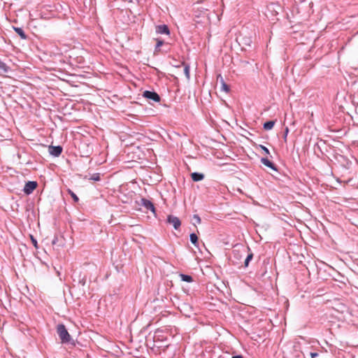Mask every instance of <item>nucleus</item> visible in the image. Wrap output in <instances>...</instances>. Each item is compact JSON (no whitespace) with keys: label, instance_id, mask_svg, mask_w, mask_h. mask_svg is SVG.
I'll list each match as a JSON object with an SVG mask.
<instances>
[{"label":"nucleus","instance_id":"nucleus-1","mask_svg":"<svg viewBox=\"0 0 358 358\" xmlns=\"http://www.w3.org/2000/svg\"><path fill=\"white\" fill-rule=\"evenodd\" d=\"M57 333L62 343H69L71 341V336L69 334L64 324H59L57 326Z\"/></svg>","mask_w":358,"mask_h":358},{"label":"nucleus","instance_id":"nucleus-2","mask_svg":"<svg viewBox=\"0 0 358 358\" xmlns=\"http://www.w3.org/2000/svg\"><path fill=\"white\" fill-rule=\"evenodd\" d=\"M73 282H77L78 285L85 287L87 281V275L82 272H74Z\"/></svg>","mask_w":358,"mask_h":358},{"label":"nucleus","instance_id":"nucleus-3","mask_svg":"<svg viewBox=\"0 0 358 358\" xmlns=\"http://www.w3.org/2000/svg\"><path fill=\"white\" fill-rule=\"evenodd\" d=\"M143 97L154 101L155 102H159L160 101L159 95L154 92L145 90L143 94Z\"/></svg>","mask_w":358,"mask_h":358},{"label":"nucleus","instance_id":"nucleus-4","mask_svg":"<svg viewBox=\"0 0 358 358\" xmlns=\"http://www.w3.org/2000/svg\"><path fill=\"white\" fill-rule=\"evenodd\" d=\"M37 185L38 184L36 181H28L25 183L23 191L26 194L29 195L34 192Z\"/></svg>","mask_w":358,"mask_h":358},{"label":"nucleus","instance_id":"nucleus-5","mask_svg":"<svg viewBox=\"0 0 358 358\" xmlns=\"http://www.w3.org/2000/svg\"><path fill=\"white\" fill-rule=\"evenodd\" d=\"M140 205L143 206L147 210H150L152 213H155L154 204L150 200L145 198H142L141 199Z\"/></svg>","mask_w":358,"mask_h":358},{"label":"nucleus","instance_id":"nucleus-6","mask_svg":"<svg viewBox=\"0 0 358 358\" xmlns=\"http://www.w3.org/2000/svg\"><path fill=\"white\" fill-rule=\"evenodd\" d=\"M167 222L172 224L174 227L175 229H178L179 227H180L181 225V222L180 220V219L178 217H176L174 215H169L168 217H167Z\"/></svg>","mask_w":358,"mask_h":358},{"label":"nucleus","instance_id":"nucleus-7","mask_svg":"<svg viewBox=\"0 0 358 358\" xmlns=\"http://www.w3.org/2000/svg\"><path fill=\"white\" fill-rule=\"evenodd\" d=\"M62 150H63V148L60 145H57V146L50 145L48 148L49 153L54 157L59 156L61 155Z\"/></svg>","mask_w":358,"mask_h":358},{"label":"nucleus","instance_id":"nucleus-8","mask_svg":"<svg viewBox=\"0 0 358 358\" xmlns=\"http://www.w3.org/2000/svg\"><path fill=\"white\" fill-rule=\"evenodd\" d=\"M156 32L160 34H166L169 35L170 34L169 29L166 24H161L156 27Z\"/></svg>","mask_w":358,"mask_h":358},{"label":"nucleus","instance_id":"nucleus-9","mask_svg":"<svg viewBox=\"0 0 358 358\" xmlns=\"http://www.w3.org/2000/svg\"><path fill=\"white\" fill-rule=\"evenodd\" d=\"M260 161L266 166L271 168L274 171H277V168L275 164L272 163L267 157H262Z\"/></svg>","mask_w":358,"mask_h":358},{"label":"nucleus","instance_id":"nucleus-10","mask_svg":"<svg viewBox=\"0 0 358 358\" xmlns=\"http://www.w3.org/2000/svg\"><path fill=\"white\" fill-rule=\"evenodd\" d=\"M191 178L193 181L198 182L202 180L204 178V175L201 173L194 172L191 174Z\"/></svg>","mask_w":358,"mask_h":358},{"label":"nucleus","instance_id":"nucleus-11","mask_svg":"<svg viewBox=\"0 0 358 358\" xmlns=\"http://www.w3.org/2000/svg\"><path fill=\"white\" fill-rule=\"evenodd\" d=\"M275 123V120H270V121H267L266 122L264 125H263V128L265 129V130H271L273 129L274 124Z\"/></svg>","mask_w":358,"mask_h":358},{"label":"nucleus","instance_id":"nucleus-12","mask_svg":"<svg viewBox=\"0 0 358 358\" xmlns=\"http://www.w3.org/2000/svg\"><path fill=\"white\" fill-rule=\"evenodd\" d=\"M15 31L21 37L22 39H27V36L25 34L24 30L20 27H14Z\"/></svg>","mask_w":358,"mask_h":358},{"label":"nucleus","instance_id":"nucleus-13","mask_svg":"<svg viewBox=\"0 0 358 358\" xmlns=\"http://www.w3.org/2000/svg\"><path fill=\"white\" fill-rule=\"evenodd\" d=\"M157 44L155 48V54H158L160 51V47L164 43V41L160 38L155 39Z\"/></svg>","mask_w":358,"mask_h":358},{"label":"nucleus","instance_id":"nucleus-14","mask_svg":"<svg viewBox=\"0 0 358 358\" xmlns=\"http://www.w3.org/2000/svg\"><path fill=\"white\" fill-rule=\"evenodd\" d=\"M189 239L191 243L194 245L196 247H198V236L196 234L192 233L189 236Z\"/></svg>","mask_w":358,"mask_h":358},{"label":"nucleus","instance_id":"nucleus-15","mask_svg":"<svg viewBox=\"0 0 358 358\" xmlns=\"http://www.w3.org/2000/svg\"><path fill=\"white\" fill-rule=\"evenodd\" d=\"M180 277L181 280L187 282H191L193 281V278L191 275H186V274H180Z\"/></svg>","mask_w":358,"mask_h":358},{"label":"nucleus","instance_id":"nucleus-16","mask_svg":"<svg viewBox=\"0 0 358 358\" xmlns=\"http://www.w3.org/2000/svg\"><path fill=\"white\" fill-rule=\"evenodd\" d=\"M252 257H253V254L252 252H250L247 255V257H246V258L245 259V262H244V266L245 267H247L248 266L249 262L252 260Z\"/></svg>","mask_w":358,"mask_h":358},{"label":"nucleus","instance_id":"nucleus-17","mask_svg":"<svg viewBox=\"0 0 358 358\" xmlns=\"http://www.w3.org/2000/svg\"><path fill=\"white\" fill-rule=\"evenodd\" d=\"M90 180H92L94 181H99L101 180L100 173H96L92 174L91 176V177L90 178Z\"/></svg>","mask_w":358,"mask_h":358},{"label":"nucleus","instance_id":"nucleus-18","mask_svg":"<svg viewBox=\"0 0 358 358\" xmlns=\"http://www.w3.org/2000/svg\"><path fill=\"white\" fill-rule=\"evenodd\" d=\"M183 71L186 78L189 80L190 78L189 66L188 65H185Z\"/></svg>","mask_w":358,"mask_h":358},{"label":"nucleus","instance_id":"nucleus-19","mask_svg":"<svg viewBox=\"0 0 358 358\" xmlns=\"http://www.w3.org/2000/svg\"><path fill=\"white\" fill-rule=\"evenodd\" d=\"M222 90L224 91L227 93L230 91L229 85H227L223 80L222 81Z\"/></svg>","mask_w":358,"mask_h":358},{"label":"nucleus","instance_id":"nucleus-20","mask_svg":"<svg viewBox=\"0 0 358 358\" xmlns=\"http://www.w3.org/2000/svg\"><path fill=\"white\" fill-rule=\"evenodd\" d=\"M69 193L70 194L71 196L72 197L75 202H78L79 201L78 196L73 191L69 189Z\"/></svg>","mask_w":358,"mask_h":358},{"label":"nucleus","instance_id":"nucleus-21","mask_svg":"<svg viewBox=\"0 0 358 358\" xmlns=\"http://www.w3.org/2000/svg\"><path fill=\"white\" fill-rule=\"evenodd\" d=\"M259 147L263 150V152H265V154L266 155H270V152H269L268 149L266 146L260 145Z\"/></svg>","mask_w":358,"mask_h":358},{"label":"nucleus","instance_id":"nucleus-22","mask_svg":"<svg viewBox=\"0 0 358 358\" xmlns=\"http://www.w3.org/2000/svg\"><path fill=\"white\" fill-rule=\"evenodd\" d=\"M193 220L196 222V223L197 224H200L201 223V218L198 215H193Z\"/></svg>","mask_w":358,"mask_h":358},{"label":"nucleus","instance_id":"nucleus-23","mask_svg":"<svg viewBox=\"0 0 358 358\" xmlns=\"http://www.w3.org/2000/svg\"><path fill=\"white\" fill-rule=\"evenodd\" d=\"M31 242L34 245V246L36 248H38V243H37V241L34 238L33 236L31 235Z\"/></svg>","mask_w":358,"mask_h":358},{"label":"nucleus","instance_id":"nucleus-24","mask_svg":"<svg viewBox=\"0 0 358 358\" xmlns=\"http://www.w3.org/2000/svg\"><path fill=\"white\" fill-rule=\"evenodd\" d=\"M288 133H289V129H288V127H286L285 129V131H284V134H283V138H284L285 141H287V136Z\"/></svg>","mask_w":358,"mask_h":358},{"label":"nucleus","instance_id":"nucleus-25","mask_svg":"<svg viewBox=\"0 0 358 358\" xmlns=\"http://www.w3.org/2000/svg\"><path fill=\"white\" fill-rule=\"evenodd\" d=\"M310 355L311 358H315L318 356V353H317V352H310Z\"/></svg>","mask_w":358,"mask_h":358},{"label":"nucleus","instance_id":"nucleus-26","mask_svg":"<svg viewBox=\"0 0 358 358\" xmlns=\"http://www.w3.org/2000/svg\"><path fill=\"white\" fill-rule=\"evenodd\" d=\"M231 358H243V357L242 355H235L233 356Z\"/></svg>","mask_w":358,"mask_h":358}]
</instances>
